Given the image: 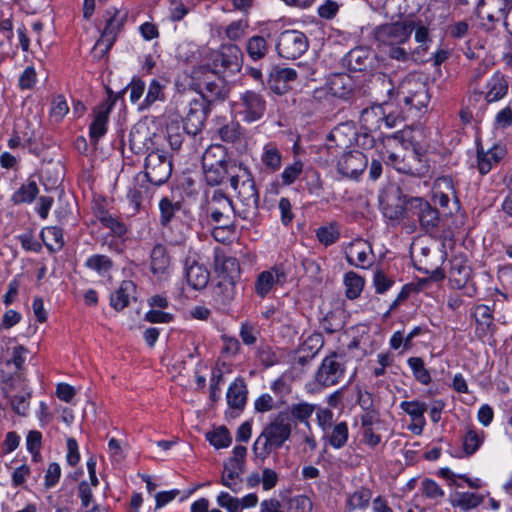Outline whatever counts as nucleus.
<instances>
[{"instance_id": "f257e3e1", "label": "nucleus", "mask_w": 512, "mask_h": 512, "mask_svg": "<svg viewBox=\"0 0 512 512\" xmlns=\"http://www.w3.org/2000/svg\"><path fill=\"white\" fill-rule=\"evenodd\" d=\"M205 180L210 186L222 183L229 176L230 186L237 191L239 199L238 216L253 221L259 213V193L252 174L241 163L230 164V169H203Z\"/></svg>"}, {"instance_id": "f03ea898", "label": "nucleus", "mask_w": 512, "mask_h": 512, "mask_svg": "<svg viewBox=\"0 0 512 512\" xmlns=\"http://www.w3.org/2000/svg\"><path fill=\"white\" fill-rule=\"evenodd\" d=\"M161 139L162 137L157 135L148 138L139 128L132 129L129 134V146L135 154L150 150L145 158L144 173L147 180L156 186L164 184L172 173V160L167 152L153 147L158 145Z\"/></svg>"}, {"instance_id": "7ed1b4c3", "label": "nucleus", "mask_w": 512, "mask_h": 512, "mask_svg": "<svg viewBox=\"0 0 512 512\" xmlns=\"http://www.w3.org/2000/svg\"><path fill=\"white\" fill-rule=\"evenodd\" d=\"M291 430L288 414L279 412L254 442L256 458L265 460L273 450L279 449L289 439Z\"/></svg>"}, {"instance_id": "20e7f679", "label": "nucleus", "mask_w": 512, "mask_h": 512, "mask_svg": "<svg viewBox=\"0 0 512 512\" xmlns=\"http://www.w3.org/2000/svg\"><path fill=\"white\" fill-rule=\"evenodd\" d=\"M346 374L345 355L337 352H331L319 365L315 372V383L323 388L332 387L339 384Z\"/></svg>"}, {"instance_id": "39448f33", "label": "nucleus", "mask_w": 512, "mask_h": 512, "mask_svg": "<svg viewBox=\"0 0 512 512\" xmlns=\"http://www.w3.org/2000/svg\"><path fill=\"white\" fill-rule=\"evenodd\" d=\"M398 96L406 106L418 111L425 108L430 101L426 82L415 75H408L401 81Z\"/></svg>"}, {"instance_id": "423d86ee", "label": "nucleus", "mask_w": 512, "mask_h": 512, "mask_svg": "<svg viewBox=\"0 0 512 512\" xmlns=\"http://www.w3.org/2000/svg\"><path fill=\"white\" fill-rule=\"evenodd\" d=\"M212 74H235L242 67V53L235 44H223L210 55Z\"/></svg>"}, {"instance_id": "0eeeda50", "label": "nucleus", "mask_w": 512, "mask_h": 512, "mask_svg": "<svg viewBox=\"0 0 512 512\" xmlns=\"http://www.w3.org/2000/svg\"><path fill=\"white\" fill-rule=\"evenodd\" d=\"M205 211L215 223H230L231 215L237 214L239 202L234 207L232 200L220 189L206 191ZM239 201V199L237 198Z\"/></svg>"}, {"instance_id": "6e6552de", "label": "nucleus", "mask_w": 512, "mask_h": 512, "mask_svg": "<svg viewBox=\"0 0 512 512\" xmlns=\"http://www.w3.org/2000/svg\"><path fill=\"white\" fill-rule=\"evenodd\" d=\"M405 214L408 218H416L423 230L430 232L437 228L439 212L422 198H410L405 202Z\"/></svg>"}, {"instance_id": "1a4fd4ad", "label": "nucleus", "mask_w": 512, "mask_h": 512, "mask_svg": "<svg viewBox=\"0 0 512 512\" xmlns=\"http://www.w3.org/2000/svg\"><path fill=\"white\" fill-rule=\"evenodd\" d=\"M309 46L306 35L298 30H285L277 38L276 50L285 59H297L303 55Z\"/></svg>"}, {"instance_id": "9d476101", "label": "nucleus", "mask_w": 512, "mask_h": 512, "mask_svg": "<svg viewBox=\"0 0 512 512\" xmlns=\"http://www.w3.org/2000/svg\"><path fill=\"white\" fill-rule=\"evenodd\" d=\"M234 109L244 122L252 123L264 116L266 101L261 94L248 90L234 102Z\"/></svg>"}, {"instance_id": "9b49d317", "label": "nucleus", "mask_w": 512, "mask_h": 512, "mask_svg": "<svg viewBox=\"0 0 512 512\" xmlns=\"http://www.w3.org/2000/svg\"><path fill=\"white\" fill-rule=\"evenodd\" d=\"M409 24V18L394 23H386L378 26L374 31L375 39L388 46L401 45L409 40L413 32V26Z\"/></svg>"}, {"instance_id": "f8f14e48", "label": "nucleus", "mask_w": 512, "mask_h": 512, "mask_svg": "<svg viewBox=\"0 0 512 512\" xmlns=\"http://www.w3.org/2000/svg\"><path fill=\"white\" fill-rule=\"evenodd\" d=\"M172 270L173 261L168 248L161 243L155 244L150 252L151 273L157 280L164 281L170 277Z\"/></svg>"}, {"instance_id": "ddd939ff", "label": "nucleus", "mask_w": 512, "mask_h": 512, "mask_svg": "<svg viewBox=\"0 0 512 512\" xmlns=\"http://www.w3.org/2000/svg\"><path fill=\"white\" fill-rule=\"evenodd\" d=\"M287 279V273L282 266H273L269 270L262 271L258 274L255 283V293L264 298L274 287L283 286Z\"/></svg>"}, {"instance_id": "4468645a", "label": "nucleus", "mask_w": 512, "mask_h": 512, "mask_svg": "<svg viewBox=\"0 0 512 512\" xmlns=\"http://www.w3.org/2000/svg\"><path fill=\"white\" fill-rule=\"evenodd\" d=\"M506 0H482L478 6L477 14L487 29H492L496 22L506 18Z\"/></svg>"}, {"instance_id": "2eb2a0df", "label": "nucleus", "mask_w": 512, "mask_h": 512, "mask_svg": "<svg viewBox=\"0 0 512 512\" xmlns=\"http://www.w3.org/2000/svg\"><path fill=\"white\" fill-rule=\"evenodd\" d=\"M367 164L368 159L362 152L349 151L338 161V171L344 176L357 178L366 169Z\"/></svg>"}, {"instance_id": "dca6fc26", "label": "nucleus", "mask_w": 512, "mask_h": 512, "mask_svg": "<svg viewBox=\"0 0 512 512\" xmlns=\"http://www.w3.org/2000/svg\"><path fill=\"white\" fill-rule=\"evenodd\" d=\"M107 13L110 16L96 45H104L106 49H110L116 39L117 34L120 32L126 22L127 13L121 12L115 8L108 10Z\"/></svg>"}, {"instance_id": "f3484780", "label": "nucleus", "mask_w": 512, "mask_h": 512, "mask_svg": "<svg viewBox=\"0 0 512 512\" xmlns=\"http://www.w3.org/2000/svg\"><path fill=\"white\" fill-rule=\"evenodd\" d=\"M115 104V97L109 92L107 99L101 103L95 111V117L90 125V137L94 141H98L107 131L106 125L108 116Z\"/></svg>"}, {"instance_id": "a211bd4d", "label": "nucleus", "mask_w": 512, "mask_h": 512, "mask_svg": "<svg viewBox=\"0 0 512 512\" xmlns=\"http://www.w3.org/2000/svg\"><path fill=\"white\" fill-rule=\"evenodd\" d=\"M297 71L292 68L274 67L268 78L269 88L278 95L286 93L289 89V83L295 81Z\"/></svg>"}, {"instance_id": "6ab92c4d", "label": "nucleus", "mask_w": 512, "mask_h": 512, "mask_svg": "<svg viewBox=\"0 0 512 512\" xmlns=\"http://www.w3.org/2000/svg\"><path fill=\"white\" fill-rule=\"evenodd\" d=\"M211 76L213 75L211 74L205 77L204 87L201 90V96L204 100H206L208 104L222 102L229 95V87L222 78L216 77L211 80Z\"/></svg>"}, {"instance_id": "aec40b11", "label": "nucleus", "mask_w": 512, "mask_h": 512, "mask_svg": "<svg viewBox=\"0 0 512 512\" xmlns=\"http://www.w3.org/2000/svg\"><path fill=\"white\" fill-rule=\"evenodd\" d=\"M509 89L507 78L500 72L494 73L484 87V99L487 103H493L503 99Z\"/></svg>"}, {"instance_id": "412c9836", "label": "nucleus", "mask_w": 512, "mask_h": 512, "mask_svg": "<svg viewBox=\"0 0 512 512\" xmlns=\"http://www.w3.org/2000/svg\"><path fill=\"white\" fill-rule=\"evenodd\" d=\"M328 92L339 99H348L354 90V81L348 74H334L327 81Z\"/></svg>"}, {"instance_id": "4be33fe9", "label": "nucleus", "mask_w": 512, "mask_h": 512, "mask_svg": "<svg viewBox=\"0 0 512 512\" xmlns=\"http://www.w3.org/2000/svg\"><path fill=\"white\" fill-rule=\"evenodd\" d=\"M245 467L239 463H233L227 460L224 463V470L221 476V484L229 488L232 492L238 493L242 490V478Z\"/></svg>"}, {"instance_id": "5701e85b", "label": "nucleus", "mask_w": 512, "mask_h": 512, "mask_svg": "<svg viewBox=\"0 0 512 512\" xmlns=\"http://www.w3.org/2000/svg\"><path fill=\"white\" fill-rule=\"evenodd\" d=\"M136 285L130 280L121 282L117 290L110 296V304L116 311H121L126 308L130 300L135 298Z\"/></svg>"}, {"instance_id": "b1692460", "label": "nucleus", "mask_w": 512, "mask_h": 512, "mask_svg": "<svg viewBox=\"0 0 512 512\" xmlns=\"http://www.w3.org/2000/svg\"><path fill=\"white\" fill-rule=\"evenodd\" d=\"M384 118L385 110L383 106L374 105L363 109L359 120L364 130L368 132H375L381 128Z\"/></svg>"}, {"instance_id": "393cba45", "label": "nucleus", "mask_w": 512, "mask_h": 512, "mask_svg": "<svg viewBox=\"0 0 512 512\" xmlns=\"http://www.w3.org/2000/svg\"><path fill=\"white\" fill-rule=\"evenodd\" d=\"M214 264L216 272L222 274L223 278L234 279L240 273L238 260L233 256L226 255L221 250L215 251Z\"/></svg>"}, {"instance_id": "a878e982", "label": "nucleus", "mask_w": 512, "mask_h": 512, "mask_svg": "<svg viewBox=\"0 0 512 512\" xmlns=\"http://www.w3.org/2000/svg\"><path fill=\"white\" fill-rule=\"evenodd\" d=\"M375 424H379V419L373 413L367 412L361 416L362 441L372 448L381 442V435L376 432Z\"/></svg>"}, {"instance_id": "bb28decb", "label": "nucleus", "mask_w": 512, "mask_h": 512, "mask_svg": "<svg viewBox=\"0 0 512 512\" xmlns=\"http://www.w3.org/2000/svg\"><path fill=\"white\" fill-rule=\"evenodd\" d=\"M209 278L210 273L203 264L194 261L186 268L187 282L195 290L205 288Z\"/></svg>"}, {"instance_id": "cd10ccee", "label": "nucleus", "mask_w": 512, "mask_h": 512, "mask_svg": "<svg viewBox=\"0 0 512 512\" xmlns=\"http://www.w3.org/2000/svg\"><path fill=\"white\" fill-rule=\"evenodd\" d=\"M372 498V491L367 487H360L352 493L346 495L345 511L353 512L363 510L369 506Z\"/></svg>"}, {"instance_id": "c85d7f7f", "label": "nucleus", "mask_w": 512, "mask_h": 512, "mask_svg": "<svg viewBox=\"0 0 512 512\" xmlns=\"http://www.w3.org/2000/svg\"><path fill=\"white\" fill-rule=\"evenodd\" d=\"M505 150L500 146H494L487 152L478 150L477 162L478 170L482 175L487 174L492 169L493 165L499 163L504 157Z\"/></svg>"}, {"instance_id": "c756f323", "label": "nucleus", "mask_w": 512, "mask_h": 512, "mask_svg": "<svg viewBox=\"0 0 512 512\" xmlns=\"http://www.w3.org/2000/svg\"><path fill=\"white\" fill-rule=\"evenodd\" d=\"M149 197V189L142 184H135L127 192L128 211L135 215L144 208V201Z\"/></svg>"}, {"instance_id": "7c9ffc66", "label": "nucleus", "mask_w": 512, "mask_h": 512, "mask_svg": "<svg viewBox=\"0 0 512 512\" xmlns=\"http://www.w3.org/2000/svg\"><path fill=\"white\" fill-rule=\"evenodd\" d=\"M484 439L485 433L483 430L471 425L467 426L462 437L463 453L466 456L473 455L480 448Z\"/></svg>"}, {"instance_id": "2f4dec72", "label": "nucleus", "mask_w": 512, "mask_h": 512, "mask_svg": "<svg viewBox=\"0 0 512 512\" xmlns=\"http://www.w3.org/2000/svg\"><path fill=\"white\" fill-rule=\"evenodd\" d=\"M228 405L237 410H242L247 400L246 385L242 379H236L228 388L227 391Z\"/></svg>"}, {"instance_id": "473e14b6", "label": "nucleus", "mask_w": 512, "mask_h": 512, "mask_svg": "<svg viewBox=\"0 0 512 512\" xmlns=\"http://www.w3.org/2000/svg\"><path fill=\"white\" fill-rule=\"evenodd\" d=\"M400 408L407 413L412 420L420 422V426L414 425L411 428L414 433L420 434L425 423L424 413L427 410V405L419 401H402Z\"/></svg>"}, {"instance_id": "72a5a7b5", "label": "nucleus", "mask_w": 512, "mask_h": 512, "mask_svg": "<svg viewBox=\"0 0 512 512\" xmlns=\"http://www.w3.org/2000/svg\"><path fill=\"white\" fill-rule=\"evenodd\" d=\"M261 162L269 172H276L282 165V153L275 143H267L263 147Z\"/></svg>"}, {"instance_id": "f704fd0d", "label": "nucleus", "mask_w": 512, "mask_h": 512, "mask_svg": "<svg viewBox=\"0 0 512 512\" xmlns=\"http://www.w3.org/2000/svg\"><path fill=\"white\" fill-rule=\"evenodd\" d=\"M39 193V188L35 180L29 178L12 195L11 201L15 205L32 203Z\"/></svg>"}, {"instance_id": "c9c22d12", "label": "nucleus", "mask_w": 512, "mask_h": 512, "mask_svg": "<svg viewBox=\"0 0 512 512\" xmlns=\"http://www.w3.org/2000/svg\"><path fill=\"white\" fill-rule=\"evenodd\" d=\"M315 408V405L301 401L292 403L285 412L288 414L290 421L293 420L295 422L309 425V419L313 415Z\"/></svg>"}, {"instance_id": "e433bc0d", "label": "nucleus", "mask_w": 512, "mask_h": 512, "mask_svg": "<svg viewBox=\"0 0 512 512\" xmlns=\"http://www.w3.org/2000/svg\"><path fill=\"white\" fill-rule=\"evenodd\" d=\"M451 504L463 511L476 508L483 501V496L474 492H456L450 497Z\"/></svg>"}, {"instance_id": "4c0bfd02", "label": "nucleus", "mask_w": 512, "mask_h": 512, "mask_svg": "<svg viewBox=\"0 0 512 512\" xmlns=\"http://www.w3.org/2000/svg\"><path fill=\"white\" fill-rule=\"evenodd\" d=\"M235 296V283L232 278H223L214 289V299L222 306L229 305Z\"/></svg>"}, {"instance_id": "58836bf2", "label": "nucleus", "mask_w": 512, "mask_h": 512, "mask_svg": "<svg viewBox=\"0 0 512 512\" xmlns=\"http://www.w3.org/2000/svg\"><path fill=\"white\" fill-rule=\"evenodd\" d=\"M471 277V268L461 262H453L450 272L449 281L453 288L462 289L465 287Z\"/></svg>"}, {"instance_id": "ea45409f", "label": "nucleus", "mask_w": 512, "mask_h": 512, "mask_svg": "<svg viewBox=\"0 0 512 512\" xmlns=\"http://www.w3.org/2000/svg\"><path fill=\"white\" fill-rule=\"evenodd\" d=\"M346 259L349 264L364 268L368 263L366 244L360 240L350 244L346 252Z\"/></svg>"}, {"instance_id": "a19ab883", "label": "nucleus", "mask_w": 512, "mask_h": 512, "mask_svg": "<svg viewBox=\"0 0 512 512\" xmlns=\"http://www.w3.org/2000/svg\"><path fill=\"white\" fill-rule=\"evenodd\" d=\"M41 239L51 252L59 251L64 245L62 229L56 226L44 228Z\"/></svg>"}, {"instance_id": "79ce46f5", "label": "nucleus", "mask_w": 512, "mask_h": 512, "mask_svg": "<svg viewBox=\"0 0 512 512\" xmlns=\"http://www.w3.org/2000/svg\"><path fill=\"white\" fill-rule=\"evenodd\" d=\"M165 84L158 79H153L147 90V94L140 105V109H145L156 103L157 101L165 100Z\"/></svg>"}, {"instance_id": "37998d69", "label": "nucleus", "mask_w": 512, "mask_h": 512, "mask_svg": "<svg viewBox=\"0 0 512 512\" xmlns=\"http://www.w3.org/2000/svg\"><path fill=\"white\" fill-rule=\"evenodd\" d=\"M345 295L348 299H356L360 296L364 279L353 271H349L344 276Z\"/></svg>"}, {"instance_id": "c03bdc74", "label": "nucleus", "mask_w": 512, "mask_h": 512, "mask_svg": "<svg viewBox=\"0 0 512 512\" xmlns=\"http://www.w3.org/2000/svg\"><path fill=\"white\" fill-rule=\"evenodd\" d=\"M181 209L180 201H172L168 197H163L159 202L160 224L167 226Z\"/></svg>"}, {"instance_id": "a18cd8bd", "label": "nucleus", "mask_w": 512, "mask_h": 512, "mask_svg": "<svg viewBox=\"0 0 512 512\" xmlns=\"http://www.w3.org/2000/svg\"><path fill=\"white\" fill-rule=\"evenodd\" d=\"M96 217L104 227L110 229L115 235L119 237L123 236L127 232L126 225L117 217H114L112 214L105 210H99L96 213Z\"/></svg>"}, {"instance_id": "49530a36", "label": "nucleus", "mask_w": 512, "mask_h": 512, "mask_svg": "<svg viewBox=\"0 0 512 512\" xmlns=\"http://www.w3.org/2000/svg\"><path fill=\"white\" fill-rule=\"evenodd\" d=\"M347 63L353 71H363L370 64L368 52L361 48L351 50L347 55Z\"/></svg>"}, {"instance_id": "de8ad7c7", "label": "nucleus", "mask_w": 512, "mask_h": 512, "mask_svg": "<svg viewBox=\"0 0 512 512\" xmlns=\"http://www.w3.org/2000/svg\"><path fill=\"white\" fill-rule=\"evenodd\" d=\"M227 158L226 148L220 144L210 145L202 155V167H213V163Z\"/></svg>"}, {"instance_id": "09e8293b", "label": "nucleus", "mask_w": 512, "mask_h": 512, "mask_svg": "<svg viewBox=\"0 0 512 512\" xmlns=\"http://www.w3.org/2000/svg\"><path fill=\"white\" fill-rule=\"evenodd\" d=\"M407 364L412 370L414 378L423 385H428L431 382V375L425 367L424 360L421 357H410Z\"/></svg>"}, {"instance_id": "8fccbe9b", "label": "nucleus", "mask_w": 512, "mask_h": 512, "mask_svg": "<svg viewBox=\"0 0 512 512\" xmlns=\"http://www.w3.org/2000/svg\"><path fill=\"white\" fill-rule=\"evenodd\" d=\"M246 49L251 59L259 60L267 54L268 44L264 37L253 36L247 41Z\"/></svg>"}, {"instance_id": "3c124183", "label": "nucleus", "mask_w": 512, "mask_h": 512, "mask_svg": "<svg viewBox=\"0 0 512 512\" xmlns=\"http://www.w3.org/2000/svg\"><path fill=\"white\" fill-rule=\"evenodd\" d=\"M206 439L213 445L216 449L226 448L230 446L232 442L231 435L228 429L224 426H220L214 429L211 432L206 434Z\"/></svg>"}, {"instance_id": "603ef678", "label": "nucleus", "mask_w": 512, "mask_h": 512, "mask_svg": "<svg viewBox=\"0 0 512 512\" xmlns=\"http://www.w3.org/2000/svg\"><path fill=\"white\" fill-rule=\"evenodd\" d=\"M206 119L205 109H198L193 115H186L184 118V129L188 134L196 135L204 126Z\"/></svg>"}, {"instance_id": "864d4df0", "label": "nucleus", "mask_w": 512, "mask_h": 512, "mask_svg": "<svg viewBox=\"0 0 512 512\" xmlns=\"http://www.w3.org/2000/svg\"><path fill=\"white\" fill-rule=\"evenodd\" d=\"M113 263L106 255L95 254L85 261V267L102 275L111 270Z\"/></svg>"}, {"instance_id": "5fc2aeb1", "label": "nucleus", "mask_w": 512, "mask_h": 512, "mask_svg": "<svg viewBox=\"0 0 512 512\" xmlns=\"http://www.w3.org/2000/svg\"><path fill=\"white\" fill-rule=\"evenodd\" d=\"M412 12L409 14V16H412ZM409 24H412L413 31H415V41L416 43H431L432 44V38L430 36V29L429 25L426 24L424 21H422L419 18H412L409 17Z\"/></svg>"}, {"instance_id": "6e6d98bb", "label": "nucleus", "mask_w": 512, "mask_h": 512, "mask_svg": "<svg viewBox=\"0 0 512 512\" xmlns=\"http://www.w3.org/2000/svg\"><path fill=\"white\" fill-rule=\"evenodd\" d=\"M421 492L426 498L438 504L445 496L443 489L432 479H424L421 482Z\"/></svg>"}, {"instance_id": "4d7b16f0", "label": "nucleus", "mask_w": 512, "mask_h": 512, "mask_svg": "<svg viewBox=\"0 0 512 512\" xmlns=\"http://www.w3.org/2000/svg\"><path fill=\"white\" fill-rule=\"evenodd\" d=\"M439 475L449 481L450 485L460 487L461 484L458 482L459 480L465 481L471 488H479L481 487V480L478 478L469 479L466 475H458L455 474L450 468H441L439 471Z\"/></svg>"}, {"instance_id": "13d9d810", "label": "nucleus", "mask_w": 512, "mask_h": 512, "mask_svg": "<svg viewBox=\"0 0 512 512\" xmlns=\"http://www.w3.org/2000/svg\"><path fill=\"white\" fill-rule=\"evenodd\" d=\"M316 237L321 244L329 246L334 244L339 239L340 232L337 228V225L331 223L328 226L319 227L316 230Z\"/></svg>"}, {"instance_id": "bf43d9fd", "label": "nucleus", "mask_w": 512, "mask_h": 512, "mask_svg": "<svg viewBox=\"0 0 512 512\" xmlns=\"http://www.w3.org/2000/svg\"><path fill=\"white\" fill-rule=\"evenodd\" d=\"M303 167L304 164L299 159L287 165L281 173L282 184L286 186L293 184L302 174Z\"/></svg>"}, {"instance_id": "052dcab7", "label": "nucleus", "mask_w": 512, "mask_h": 512, "mask_svg": "<svg viewBox=\"0 0 512 512\" xmlns=\"http://www.w3.org/2000/svg\"><path fill=\"white\" fill-rule=\"evenodd\" d=\"M348 440V426L345 422L336 424L329 437V443L332 447L339 449L343 447Z\"/></svg>"}, {"instance_id": "680f3d73", "label": "nucleus", "mask_w": 512, "mask_h": 512, "mask_svg": "<svg viewBox=\"0 0 512 512\" xmlns=\"http://www.w3.org/2000/svg\"><path fill=\"white\" fill-rule=\"evenodd\" d=\"M287 504L290 512H311L313 509V503L306 495H296L291 497Z\"/></svg>"}, {"instance_id": "e2e57ef3", "label": "nucleus", "mask_w": 512, "mask_h": 512, "mask_svg": "<svg viewBox=\"0 0 512 512\" xmlns=\"http://www.w3.org/2000/svg\"><path fill=\"white\" fill-rule=\"evenodd\" d=\"M219 136L225 142L235 143L241 139V127L237 122H230L219 129Z\"/></svg>"}, {"instance_id": "0e129e2a", "label": "nucleus", "mask_w": 512, "mask_h": 512, "mask_svg": "<svg viewBox=\"0 0 512 512\" xmlns=\"http://www.w3.org/2000/svg\"><path fill=\"white\" fill-rule=\"evenodd\" d=\"M322 343L320 334H312L302 343L299 352L308 353V357L313 358L322 347Z\"/></svg>"}, {"instance_id": "69168bd1", "label": "nucleus", "mask_w": 512, "mask_h": 512, "mask_svg": "<svg viewBox=\"0 0 512 512\" xmlns=\"http://www.w3.org/2000/svg\"><path fill=\"white\" fill-rule=\"evenodd\" d=\"M217 503L220 507L227 509L229 512H240V499L232 497L227 492H221L217 497Z\"/></svg>"}, {"instance_id": "338daca9", "label": "nucleus", "mask_w": 512, "mask_h": 512, "mask_svg": "<svg viewBox=\"0 0 512 512\" xmlns=\"http://www.w3.org/2000/svg\"><path fill=\"white\" fill-rule=\"evenodd\" d=\"M37 81V74L33 66L24 69L19 77V88L21 90L32 89Z\"/></svg>"}, {"instance_id": "774afa93", "label": "nucleus", "mask_w": 512, "mask_h": 512, "mask_svg": "<svg viewBox=\"0 0 512 512\" xmlns=\"http://www.w3.org/2000/svg\"><path fill=\"white\" fill-rule=\"evenodd\" d=\"M494 125L497 129H506L512 125V107L510 105L497 112Z\"/></svg>"}]
</instances>
